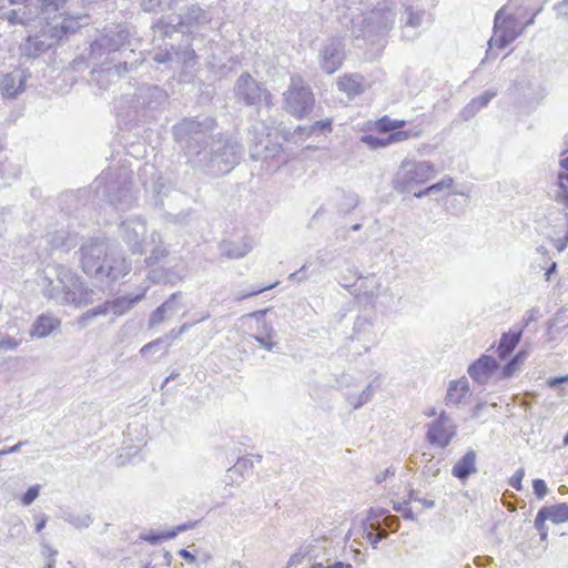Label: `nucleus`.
Segmentation results:
<instances>
[{
  "instance_id": "obj_61",
  "label": "nucleus",
  "mask_w": 568,
  "mask_h": 568,
  "mask_svg": "<svg viewBox=\"0 0 568 568\" xmlns=\"http://www.w3.org/2000/svg\"><path fill=\"white\" fill-rule=\"evenodd\" d=\"M311 277V274L308 273V265L305 263L303 264L300 270L293 272L288 275V280L291 282L295 283H302Z\"/></svg>"
},
{
  "instance_id": "obj_24",
  "label": "nucleus",
  "mask_w": 568,
  "mask_h": 568,
  "mask_svg": "<svg viewBox=\"0 0 568 568\" xmlns=\"http://www.w3.org/2000/svg\"><path fill=\"white\" fill-rule=\"evenodd\" d=\"M182 292L172 293L160 306H158L149 317V327H154L163 323L166 318L174 316L182 307Z\"/></svg>"
},
{
  "instance_id": "obj_54",
  "label": "nucleus",
  "mask_w": 568,
  "mask_h": 568,
  "mask_svg": "<svg viewBox=\"0 0 568 568\" xmlns=\"http://www.w3.org/2000/svg\"><path fill=\"white\" fill-rule=\"evenodd\" d=\"M520 368V364L513 356L506 362V364L501 367L500 378L508 379L511 378L515 373Z\"/></svg>"
},
{
  "instance_id": "obj_26",
  "label": "nucleus",
  "mask_w": 568,
  "mask_h": 568,
  "mask_svg": "<svg viewBox=\"0 0 568 568\" xmlns=\"http://www.w3.org/2000/svg\"><path fill=\"white\" fill-rule=\"evenodd\" d=\"M369 523H373L382 532H395L399 528V519L385 508H371L367 513Z\"/></svg>"
},
{
  "instance_id": "obj_45",
  "label": "nucleus",
  "mask_w": 568,
  "mask_h": 568,
  "mask_svg": "<svg viewBox=\"0 0 568 568\" xmlns=\"http://www.w3.org/2000/svg\"><path fill=\"white\" fill-rule=\"evenodd\" d=\"M106 314H110V306L108 305V301L84 312L79 317V324L84 327L94 317Z\"/></svg>"
},
{
  "instance_id": "obj_36",
  "label": "nucleus",
  "mask_w": 568,
  "mask_h": 568,
  "mask_svg": "<svg viewBox=\"0 0 568 568\" xmlns=\"http://www.w3.org/2000/svg\"><path fill=\"white\" fill-rule=\"evenodd\" d=\"M87 191L79 190L78 192H65L62 193L59 199V206L61 209V212H63L65 215H71L73 213L72 207L74 210H78V203L80 202V195L85 194Z\"/></svg>"
},
{
  "instance_id": "obj_46",
  "label": "nucleus",
  "mask_w": 568,
  "mask_h": 568,
  "mask_svg": "<svg viewBox=\"0 0 568 568\" xmlns=\"http://www.w3.org/2000/svg\"><path fill=\"white\" fill-rule=\"evenodd\" d=\"M68 0H38L37 13L51 14L64 8Z\"/></svg>"
},
{
  "instance_id": "obj_1",
  "label": "nucleus",
  "mask_w": 568,
  "mask_h": 568,
  "mask_svg": "<svg viewBox=\"0 0 568 568\" xmlns=\"http://www.w3.org/2000/svg\"><path fill=\"white\" fill-rule=\"evenodd\" d=\"M215 128L211 116L184 118L172 128L189 164L210 176L230 173L243 155V145L231 135H214Z\"/></svg>"
},
{
  "instance_id": "obj_64",
  "label": "nucleus",
  "mask_w": 568,
  "mask_h": 568,
  "mask_svg": "<svg viewBox=\"0 0 568 568\" xmlns=\"http://www.w3.org/2000/svg\"><path fill=\"white\" fill-rule=\"evenodd\" d=\"M311 568H354L351 564L336 560L334 562H331L329 559H327L326 564L323 562H314Z\"/></svg>"
},
{
  "instance_id": "obj_29",
  "label": "nucleus",
  "mask_w": 568,
  "mask_h": 568,
  "mask_svg": "<svg viewBox=\"0 0 568 568\" xmlns=\"http://www.w3.org/2000/svg\"><path fill=\"white\" fill-rule=\"evenodd\" d=\"M332 119H323L315 121L311 125H297L292 133L293 138L297 136L300 140H306L311 136L325 135L332 132Z\"/></svg>"
},
{
  "instance_id": "obj_13",
  "label": "nucleus",
  "mask_w": 568,
  "mask_h": 568,
  "mask_svg": "<svg viewBox=\"0 0 568 568\" xmlns=\"http://www.w3.org/2000/svg\"><path fill=\"white\" fill-rule=\"evenodd\" d=\"M435 174V166L429 161L404 160L395 174L393 187L399 193H408L415 186L428 182Z\"/></svg>"
},
{
  "instance_id": "obj_48",
  "label": "nucleus",
  "mask_w": 568,
  "mask_h": 568,
  "mask_svg": "<svg viewBox=\"0 0 568 568\" xmlns=\"http://www.w3.org/2000/svg\"><path fill=\"white\" fill-rule=\"evenodd\" d=\"M336 250L322 248L316 253V262L320 268H328L336 260Z\"/></svg>"
},
{
  "instance_id": "obj_34",
  "label": "nucleus",
  "mask_w": 568,
  "mask_h": 568,
  "mask_svg": "<svg viewBox=\"0 0 568 568\" xmlns=\"http://www.w3.org/2000/svg\"><path fill=\"white\" fill-rule=\"evenodd\" d=\"M538 511L544 513V517L554 524L568 521V504L558 503L550 506H542Z\"/></svg>"
},
{
  "instance_id": "obj_10",
  "label": "nucleus",
  "mask_w": 568,
  "mask_h": 568,
  "mask_svg": "<svg viewBox=\"0 0 568 568\" xmlns=\"http://www.w3.org/2000/svg\"><path fill=\"white\" fill-rule=\"evenodd\" d=\"M510 9L511 4H505L495 14L494 34L488 41L489 49L486 52V58L493 47L503 50L514 42L527 27L534 24L536 16L541 11V8H537L528 20L519 21L518 14L509 13Z\"/></svg>"
},
{
  "instance_id": "obj_53",
  "label": "nucleus",
  "mask_w": 568,
  "mask_h": 568,
  "mask_svg": "<svg viewBox=\"0 0 568 568\" xmlns=\"http://www.w3.org/2000/svg\"><path fill=\"white\" fill-rule=\"evenodd\" d=\"M456 194L457 193H454V195H456ZM459 194L466 196L463 203H460L457 197H449L446 201V211H448L449 213H452L454 215H460L464 212V207L467 203L468 196L464 193H459Z\"/></svg>"
},
{
  "instance_id": "obj_27",
  "label": "nucleus",
  "mask_w": 568,
  "mask_h": 568,
  "mask_svg": "<svg viewBox=\"0 0 568 568\" xmlns=\"http://www.w3.org/2000/svg\"><path fill=\"white\" fill-rule=\"evenodd\" d=\"M468 396H470V385L468 379L463 376L459 379L449 382L445 404L447 406H459Z\"/></svg>"
},
{
  "instance_id": "obj_3",
  "label": "nucleus",
  "mask_w": 568,
  "mask_h": 568,
  "mask_svg": "<svg viewBox=\"0 0 568 568\" xmlns=\"http://www.w3.org/2000/svg\"><path fill=\"white\" fill-rule=\"evenodd\" d=\"M80 252L83 272L102 283H114L131 270V264L124 256L109 253L106 244L99 239H91L81 246Z\"/></svg>"
},
{
  "instance_id": "obj_32",
  "label": "nucleus",
  "mask_w": 568,
  "mask_h": 568,
  "mask_svg": "<svg viewBox=\"0 0 568 568\" xmlns=\"http://www.w3.org/2000/svg\"><path fill=\"white\" fill-rule=\"evenodd\" d=\"M337 88L348 98H355L364 92L362 77L358 74H344L338 79Z\"/></svg>"
},
{
  "instance_id": "obj_16",
  "label": "nucleus",
  "mask_w": 568,
  "mask_h": 568,
  "mask_svg": "<svg viewBox=\"0 0 568 568\" xmlns=\"http://www.w3.org/2000/svg\"><path fill=\"white\" fill-rule=\"evenodd\" d=\"M128 60H119L114 62H90L92 64L91 81L102 90H108L112 84L116 83L121 77L131 72L135 67V62Z\"/></svg>"
},
{
  "instance_id": "obj_21",
  "label": "nucleus",
  "mask_w": 568,
  "mask_h": 568,
  "mask_svg": "<svg viewBox=\"0 0 568 568\" xmlns=\"http://www.w3.org/2000/svg\"><path fill=\"white\" fill-rule=\"evenodd\" d=\"M499 369V363L491 355L481 354L467 368V373L474 383L484 386Z\"/></svg>"
},
{
  "instance_id": "obj_22",
  "label": "nucleus",
  "mask_w": 568,
  "mask_h": 568,
  "mask_svg": "<svg viewBox=\"0 0 568 568\" xmlns=\"http://www.w3.org/2000/svg\"><path fill=\"white\" fill-rule=\"evenodd\" d=\"M349 339L352 342H361L363 353L378 344L377 334L374 331L372 318L367 315H358L353 325V334Z\"/></svg>"
},
{
  "instance_id": "obj_57",
  "label": "nucleus",
  "mask_w": 568,
  "mask_h": 568,
  "mask_svg": "<svg viewBox=\"0 0 568 568\" xmlns=\"http://www.w3.org/2000/svg\"><path fill=\"white\" fill-rule=\"evenodd\" d=\"M546 520L547 519L544 517V513L538 511L534 521V526L538 530L541 541H546L548 538Z\"/></svg>"
},
{
  "instance_id": "obj_11",
  "label": "nucleus",
  "mask_w": 568,
  "mask_h": 568,
  "mask_svg": "<svg viewBox=\"0 0 568 568\" xmlns=\"http://www.w3.org/2000/svg\"><path fill=\"white\" fill-rule=\"evenodd\" d=\"M395 2L392 0L379 1L371 11L366 12L358 24L359 32L356 38L374 41L375 37L388 33L395 23Z\"/></svg>"
},
{
  "instance_id": "obj_23",
  "label": "nucleus",
  "mask_w": 568,
  "mask_h": 568,
  "mask_svg": "<svg viewBox=\"0 0 568 568\" xmlns=\"http://www.w3.org/2000/svg\"><path fill=\"white\" fill-rule=\"evenodd\" d=\"M45 242L52 250H61L69 252L74 248L79 243V234L71 231L70 226H61L59 229L49 230L44 236Z\"/></svg>"
},
{
  "instance_id": "obj_37",
  "label": "nucleus",
  "mask_w": 568,
  "mask_h": 568,
  "mask_svg": "<svg viewBox=\"0 0 568 568\" xmlns=\"http://www.w3.org/2000/svg\"><path fill=\"white\" fill-rule=\"evenodd\" d=\"M8 525V537L16 539L20 544L27 540V527L22 519L18 516H12L7 521Z\"/></svg>"
},
{
  "instance_id": "obj_55",
  "label": "nucleus",
  "mask_w": 568,
  "mask_h": 568,
  "mask_svg": "<svg viewBox=\"0 0 568 568\" xmlns=\"http://www.w3.org/2000/svg\"><path fill=\"white\" fill-rule=\"evenodd\" d=\"M555 201L562 204L568 209V186L562 181V178L558 176V190L555 195Z\"/></svg>"
},
{
  "instance_id": "obj_62",
  "label": "nucleus",
  "mask_w": 568,
  "mask_h": 568,
  "mask_svg": "<svg viewBox=\"0 0 568 568\" xmlns=\"http://www.w3.org/2000/svg\"><path fill=\"white\" fill-rule=\"evenodd\" d=\"M375 129L379 132V133H392V132H395L393 130V123H392V119L388 116V115H384L382 116L381 119H378L375 124H374Z\"/></svg>"
},
{
  "instance_id": "obj_15",
  "label": "nucleus",
  "mask_w": 568,
  "mask_h": 568,
  "mask_svg": "<svg viewBox=\"0 0 568 568\" xmlns=\"http://www.w3.org/2000/svg\"><path fill=\"white\" fill-rule=\"evenodd\" d=\"M315 106V97L302 80L292 78L288 89L284 92V109L296 119L307 118Z\"/></svg>"
},
{
  "instance_id": "obj_58",
  "label": "nucleus",
  "mask_w": 568,
  "mask_h": 568,
  "mask_svg": "<svg viewBox=\"0 0 568 568\" xmlns=\"http://www.w3.org/2000/svg\"><path fill=\"white\" fill-rule=\"evenodd\" d=\"M480 109L470 100L459 112V118L462 121L467 122L471 120Z\"/></svg>"
},
{
  "instance_id": "obj_38",
  "label": "nucleus",
  "mask_w": 568,
  "mask_h": 568,
  "mask_svg": "<svg viewBox=\"0 0 568 568\" xmlns=\"http://www.w3.org/2000/svg\"><path fill=\"white\" fill-rule=\"evenodd\" d=\"M251 250H252V246L246 242H243V243L224 242L222 244L223 255H225L230 258H241V257L245 256Z\"/></svg>"
},
{
  "instance_id": "obj_7",
  "label": "nucleus",
  "mask_w": 568,
  "mask_h": 568,
  "mask_svg": "<svg viewBox=\"0 0 568 568\" xmlns=\"http://www.w3.org/2000/svg\"><path fill=\"white\" fill-rule=\"evenodd\" d=\"M53 272L64 292L48 291L49 301H53L58 305H73L75 307L93 303L94 291L87 286L75 272L64 265L54 266Z\"/></svg>"
},
{
  "instance_id": "obj_4",
  "label": "nucleus",
  "mask_w": 568,
  "mask_h": 568,
  "mask_svg": "<svg viewBox=\"0 0 568 568\" xmlns=\"http://www.w3.org/2000/svg\"><path fill=\"white\" fill-rule=\"evenodd\" d=\"M211 21V12L194 3L181 10L176 23L168 22L163 18L158 19L152 24V31L154 39L160 38L165 41L187 38L201 42L203 32L209 29Z\"/></svg>"
},
{
  "instance_id": "obj_8",
  "label": "nucleus",
  "mask_w": 568,
  "mask_h": 568,
  "mask_svg": "<svg viewBox=\"0 0 568 568\" xmlns=\"http://www.w3.org/2000/svg\"><path fill=\"white\" fill-rule=\"evenodd\" d=\"M79 23L72 18H63L55 24L49 23L40 32L28 36L20 45L21 55L36 59L67 39L79 29Z\"/></svg>"
},
{
  "instance_id": "obj_56",
  "label": "nucleus",
  "mask_w": 568,
  "mask_h": 568,
  "mask_svg": "<svg viewBox=\"0 0 568 568\" xmlns=\"http://www.w3.org/2000/svg\"><path fill=\"white\" fill-rule=\"evenodd\" d=\"M40 494V485L30 486L20 498L23 506H30Z\"/></svg>"
},
{
  "instance_id": "obj_47",
  "label": "nucleus",
  "mask_w": 568,
  "mask_h": 568,
  "mask_svg": "<svg viewBox=\"0 0 568 568\" xmlns=\"http://www.w3.org/2000/svg\"><path fill=\"white\" fill-rule=\"evenodd\" d=\"M423 134L420 125H414L406 130L395 131L390 133V140H396V143L406 141L413 138H419Z\"/></svg>"
},
{
  "instance_id": "obj_28",
  "label": "nucleus",
  "mask_w": 568,
  "mask_h": 568,
  "mask_svg": "<svg viewBox=\"0 0 568 568\" xmlns=\"http://www.w3.org/2000/svg\"><path fill=\"white\" fill-rule=\"evenodd\" d=\"M61 321L52 314H41L37 316L31 326V336L38 338H44L49 336L53 331L59 328Z\"/></svg>"
},
{
  "instance_id": "obj_5",
  "label": "nucleus",
  "mask_w": 568,
  "mask_h": 568,
  "mask_svg": "<svg viewBox=\"0 0 568 568\" xmlns=\"http://www.w3.org/2000/svg\"><path fill=\"white\" fill-rule=\"evenodd\" d=\"M91 190L95 199L104 201L116 210H128L136 201L129 172L105 170L92 183Z\"/></svg>"
},
{
  "instance_id": "obj_39",
  "label": "nucleus",
  "mask_w": 568,
  "mask_h": 568,
  "mask_svg": "<svg viewBox=\"0 0 568 568\" xmlns=\"http://www.w3.org/2000/svg\"><path fill=\"white\" fill-rule=\"evenodd\" d=\"M364 537L369 541L374 549H377L378 544L387 537L386 532H382L373 523H369L368 517L362 524Z\"/></svg>"
},
{
  "instance_id": "obj_19",
  "label": "nucleus",
  "mask_w": 568,
  "mask_h": 568,
  "mask_svg": "<svg viewBox=\"0 0 568 568\" xmlns=\"http://www.w3.org/2000/svg\"><path fill=\"white\" fill-rule=\"evenodd\" d=\"M146 232V221L141 216H130L119 226L121 239L133 254L143 253Z\"/></svg>"
},
{
  "instance_id": "obj_30",
  "label": "nucleus",
  "mask_w": 568,
  "mask_h": 568,
  "mask_svg": "<svg viewBox=\"0 0 568 568\" xmlns=\"http://www.w3.org/2000/svg\"><path fill=\"white\" fill-rule=\"evenodd\" d=\"M476 471V453L473 449L468 450L452 468V475L462 483Z\"/></svg>"
},
{
  "instance_id": "obj_63",
  "label": "nucleus",
  "mask_w": 568,
  "mask_h": 568,
  "mask_svg": "<svg viewBox=\"0 0 568 568\" xmlns=\"http://www.w3.org/2000/svg\"><path fill=\"white\" fill-rule=\"evenodd\" d=\"M562 220L567 225L566 234L561 239L552 240L554 246L558 252L565 251L568 245V212L562 213Z\"/></svg>"
},
{
  "instance_id": "obj_43",
  "label": "nucleus",
  "mask_w": 568,
  "mask_h": 568,
  "mask_svg": "<svg viewBox=\"0 0 568 568\" xmlns=\"http://www.w3.org/2000/svg\"><path fill=\"white\" fill-rule=\"evenodd\" d=\"M361 203L359 195L355 192L344 193L338 204V212L343 215L349 214Z\"/></svg>"
},
{
  "instance_id": "obj_49",
  "label": "nucleus",
  "mask_w": 568,
  "mask_h": 568,
  "mask_svg": "<svg viewBox=\"0 0 568 568\" xmlns=\"http://www.w3.org/2000/svg\"><path fill=\"white\" fill-rule=\"evenodd\" d=\"M359 278H362V275L359 274L358 270L355 266H352L347 267L345 273L341 274L338 283L343 287L348 288L354 286Z\"/></svg>"
},
{
  "instance_id": "obj_20",
  "label": "nucleus",
  "mask_w": 568,
  "mask_h": 568,
  "mask_svg": "<svg viewBox=\"0 0 568 568\" xmlns=\"http://www.w3.org/2000/svg\"><path fill=\"white\" fill-rule=\"evenodd\" d=\"M455 435L456 425L445 412H442L437 419L427 425V440L439 448L447 447Z\"/></svg>"
},
{
  "instance_id": "obj_40",
  "label": "nucleus",
  "mask_w": 568,
  "mask_h": 568,
  "mask_svg": "<svg viewBox=\"0 0 568 568\" xmlns=\"http://www.w3.org/2000/svg\"><path fill=\"white\" fill-rule=\"evenodd\" d=\"M275 333L266 324L262 326V331L258 334L251 335L261 346L272 352L277 347V343L273 341Z\"/></svg>"
},
{
  "instance_id": "obj_41",
  "label": "nucleus",
  "mask_w": 568,
  "mask_h": 568,
  "mask_svg": "<svg viewBox=\"0 0 568 568\" xmlns=\"http://www.w3.org/2000/svg\"><path fill=\"white\" fill-rule=\"evenodd\" d=\"M424 16V10H414L412 7H406L404 14L400 18V22L404 28H418L422 26Z\"/></svg>"
},
{
  "instance_id": "obj_60",
  "label": "nucleus",
  "mask_w": 568,
  "mask_h": 568,
  "mask_svg": "<svg viewBox=\"0 0 568 568\" xmlns=\"http://www.w3.org/2000/svg\"><path fill=\"white\" fill-rule=\"evenodd\" d=\"M540 316V311L538 307H532L530 310H528L524 316H523V320H521V324L516 326V328H523V331L529 326V324L531 322H535L539 318Z\"/></svg>"
},
{
  "instance_id": "obj_17",
  "label": "nucleus",
  "mask_w": 568,
  "mask_h": 568,
  "mask_svg": "<svg viewBox=\"0 0 568 568\" xmlns=\"http://www.w3.org/2000/svg\"><path fill=\"white\" fill-rule=\"evenodd\" d=\"M139 180L146 193H152V204L155 207L163 206V197L169 194L172 186L170 181L162 176L158 169L150 163H145L139 169Z\"/></svg>"
},
{
  "instance_id": "obj_33",
  "label": "nucleus",
  "mask_w": 568,
  "mask_h": 568,
  "mask_svg": "<svg viewBox=\"0 0 568 568\" xmlns=\"http://www.w3.org/2000/svg\"><path fill=\"white\" fill-rule=\"evenodd\" d=\"M143 298V294L123 295L112 301H108L110 313L114 316H121L130 311L136 303Z\"/></svg>"
},
{
  "instance_id": "obj_31",
  "label": "nucleus",
  "mask_w": 568,
  "mask_h": 568,
  "mask_svg": "<svg viewBox=\"0 0 568 568\" xmlns=\"http://www.w3.org/2000/svg\"><path fill=\"white\" fill-rule=\"evenodd\" d=\"M521 337L523 328H516V326L504 333L497 347L498 357L503 361L508 358L519 344Z\"/></svg>"
},
{
  "instance_id": "obj_59",
  "label": "nucleus",
  "mask_w": 568,
  "mask_h": 568,
  "mask_svg": "<svg viewBox=\"0 0 568 568\" xmlns=\"http://www.w3.org/2000/svg\"><path fill=\"white\" fill-rule=\"evenodd\" d=\"M497 95V91L487 90L478 97L473 98V102L481 110Z\"/></svg>"
},
{
  "instance_id": "obj_6",
  "label": "nucleus",
  "mask_w": 568,
  "mask_h": 568,
  "mask_svg": "<svg viewBox=\"0 0 568 568\" xmlns=\"http://www.w3.org/2000/svg\"><path fill=\"white\" fill-rule=\"evenodd\" d=\"M131 32L123 23L106 26L100 36L90 44L89 62H114L128 60L135 55L131 48Z\"/></svg>"
},
{
  "instance_id": "obj_50",
  "label": "nucleus",
  "mask_w": 568,
  "mask_h": 568,
  "mask_svg": "<svg viewBox=\"0 0 568 568\" xmlns=\"http://www.w3.org/2000/svg\"><path fill=\"white\" fill-rule=\"evenodd\" d=\"M2 18L8 21L10 26L26 24L30 18L26 11L21 10H9L3 12Z\"/></svg>"
},
{
  "instance_id": "obj_35",
  "label": "nucleus",
  "mask_w": 568,
  "mask_h": 568,
  "mask_svg": "<svg viewBox=\"0 0 568 568\" xmlns=\"http://www.w3.org/2000/svg\"><path fill=\"white\" fill-rule=\"evenodd\" d=\"M378 378L379 377H376L373 382L368 383L361 394L347 395V402L353 406L354 409L361 408L372 399L374 393L379 387V383H376Z\"/></svg>"
},
{
  "instance_id": "obj_12",
  "label": "nucleus",
  "mask_w": 568,
  "mask_h": 568,
  "mask_svg": "<svg viewBox=\"0 0 568 568\" xmlns=\"http://www.w3.org/2000/svg\"><path fill=\"white\" fill-rule=\"evenodd\" d=\"M265 129L264 124H254L248 129L250 158L266 163L267 169L278 168L283 163L282 144L273 142L268 134H265Z\"/></svg>"
},
{
  "instance_id": "obj_18",
  "label": "nucleus",
  "mask_w": 568,
  "mask_h": 568,
  "mask_svg": "<svg viewBox=\"0 0 568 568\" xmlns=\"http://www.w3.org/2000/svg\"><path fill=\"white\" fill-rule=\"evenodd\" d=\"M346 58V45L341 37L327 38L318 51L320 69L326 74L339 70Z\"/></svg>"
},
{
  "instance_id": "obj_52",
  "label": "nucleus",
  "mask_w": 568,
  "mask_h": 568,
  "mask_svg": "<svg viewBox=\"0 0 568 568\" xmlns=\"http://www.w3.org/2000/svg\"><path fill=\"white\" fill-rule=\"evenodd\" d=\"M41 292L42 295L49 300L48 291H58V292H64L63 286L57 281V275L54 274V278L50 277L49 275H44L42 277L41 282Z\"/></svg>"
},
{
  "instance_id": "obj_51",
  "label": "nucleus",
  "mask_w": 568,
  "mask_h": 568,
  "mask_svg": "<svg viewBox=\"0 0 568 568\" xmlns=\"http://www.w3.org/2000/svg\"><path fill=\"white\" fill-rule=\"evenodd\" d=\"M65 520L79 529L88 528L93 523L90 514H69Z\"/></svg>"
},
{
  "instance_id": "obj_14",
  "label": "nucleus",
  "mask_w": 568,
  "mask_h": 568,
  "mask_svg": "<svg viewBox=\"0 0 568 568\" xmlns=\"http://www.w3.org/2000/svg\"><path fill=\"white\" fill-rule=\"evenodd\" d=\"M234 95L239 103L260 110L262 106L272 109L273 94L264 83L255 80L248 72H243L234 85Z\"/></svg>"
},
{
  "instance_id": "obj_25",
  "label": "nucleus",
  "mask_w": 568,
  "mask_h": 568,
  "mask_svg": "<svg viewBox=\"0 0 568 568\" xmlns=\"http://www.w3.org/2000/svg\"><path fill=\"white\" fill-rule=\"evenodd\" d=\"M27 75L22 70L16 69L6 73L0 80V92L6 99H16L24 91Z\"/></svg>"
},
{
  "instance_id": "obj_2",
  "label": "nucleus",
  "mask_w": 568,
  "mask_h": 568,
  "mask_svg": "<svg viewBox=\"0 0 568 568\" xmlns=\"http://www.w3.org/2000/svg\"><path fill=\"white\" fill-rule=\"evenodd\" d=\"M168 104L169 94L163 88L144 83L132 95L121 97L114 109L119 124L131 130L158 120Z\"/></svg>"
},
{
  "instance_id": "obj_9",
  "label": "nucleus",
  "mask_w": 568,
  "mask_h": 568,
  "mask_svg": "<svg viewBox=\"0 0 568 568\" xmlns=\"http://www.w3.org/2000/svg\"><path fill=\"white\" fill-rule=\"evenodd\" d=\"M174 41H165L164 48H159L154 52L153 61L174 71H181L185 74L191 73L197 64L196 51H201V48L196 44L197 41L187 38H181L179 44H175Z\"/></svg>"
},
{
  "instance_id": "obj_42",
  "label": "nucleus",
  "mask_w": 568,
  "mask_h": 568,
  "mask_svg": "<svg viewBox=\"0 0 568 568\" xmlns=\"http://www.w3.org/2000/svg\"><path fill=\"white\" fill-rule=\"evenodd\" d=\"M361 142L366 144L372 150H377L396 143V140H390V133L385 138L376 136L374 134H363L361 136Z\"/></svg>"
},
{
  "instance_id": "obj_44",
  "label": "nucleus",
  "mask_w": 568,
  "mask_h": 568,
  "mask_svg": "<svg viewBox=\"0 0 568 568\" xmlns=\"http://www.w3.org/2000/svg\"><path fill=\"white\" fill-rule=\"evenodd\" d=\"M534 0H509L507 4H511V9L509 10L510 14H518L519 21H526L525 18L529 12H534L537 9H531V2Z\"/></svg>"
}]
</instances>
